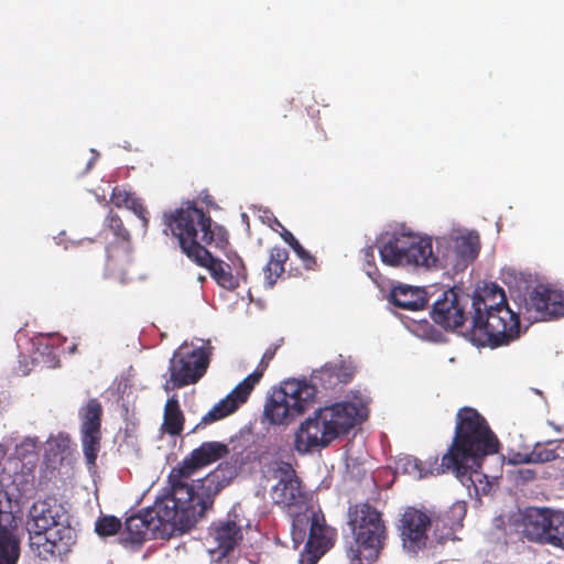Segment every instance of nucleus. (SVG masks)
Wrapping results in <instances>:
<instances>
[{"instance_id":"nucleus-22","label":"nucleus","mask_w":564,"mask_h":564,"mask_svg":"<svg viewBox=\"0 0 564 564\" xmlns=\"http://www.w3.org/2000/svg\"><path fill=\"white\" fill-rule=\"evenodd\" d=\"M327 425L333 429L335 440L347 434L357 423L358 408L351 402H339L322 408Z\"/></svg>"},{"instance_id":"nucleus-39","label":"nucleus","mask_w":564,"mask_h":564,"mask_svg":"<svg viewBox=\"0 0 564 564\" xmlns=\"http://www.w3.org/2000/svg\"><path fill=\"white\" fill-rule=\"evenodd\" d=\"M326 553V550L316 547L315 545L308 546V543H305L303 551L300 554L299 563L300 564H316L318 560Z\"/></svg>"},{"instance_id":"nucleus-25","label":"nucleus","mask_w":564,"mask_h":564,"mask_svg":"<svg viewBox=\"0 0 564 564\" xmlns=\"http://www.w3.org/2000/svg\"><path fill=\"white\" fill-rule=\"evenodd\" d=\"M397 468L403 474L415 478H425L427 476L441 475L451 470L443 459L438 463L437 456H431L425 460H421L414 456L405 455L397 460Z\"/></svg>"},{"instance_id":"nucleus-35","label":"nucleus","mask_w":564,"mask_h":564,"mask_svg":"<svg viewBox=\"0 0 564 564\" xmlns=\"http://www.w3.org/2000/svg\"><path fill=\"white\" fill-rule=\"evenodd\" d=\"M83 452L88 467H95L100 449L101 433L80 432Z\"/></svg>"},{"instance_id":"nucleus-20","label":"nucleus","mask_w":564,"mask_h":564,"mask_svg":"<svg viewBox=\"0 0 564 564\" xmlns=\"http://www.w3.org/2000/svg\"><path fill=\"white\" fill-rule=\"evenodd\" d=\"M356 369L350 361L343 359L327 362L321 369L314 370L311 375L312 384L328 390L340 383H348L355 376Z\"/></svg>"},{"instance_id":"nucleus-41","label":"nucleus","mask_w":564,"mask_h":564,"mask_svg":"<svg viewBox=\"0 0 564 564\" xmlns=\"http://www.w3.org/2000/svg\"><path fill=\"white\" fill-rule=\"evenodd\" d=\"M306 270H314L317 265L316 258L311 254L301 243L293 249Z\"/></svg>"},{"instance_id":"nucleus-6","label":"nucleus","mask_w":564,"mask_h":564,"mask_svg":"<svg viewBox=\"0 0 564 564\" xmlns=\"http://www.w3.org/2000/svg\"><path fill=\"white\" fill-rule=\"evenodd\" d=\"M316 394L311 380L288 379L268 398L264 415L272 424H289L313 405Z\"/></svg>"},{"instance_id":"nucleus-7","label":"nucleus","mask_w":564,"mask_h":564,"mask_svg":"<svg viewBox=\"0 0 564 564\" xmlns=\"http://www.w3.org/2000/svg\"><path fill=\"white\" fill-rule=\"evenodd\" d=\"M273 476L278 482L271 488L270 496L274 505L282 507L292 518L293 539H304L307 520L302 516L306 511L307 496L303 491L301 480L291 464L281 462Z\"/></svg>"},{"instance_id":"nucleus-5","label":"nucleus","mask_w":564,"mask_h":564,"mask_svg":"<svg viewBox=\"0 0 564 564\" xmlns=\"http://www.w3.org/2000/svg\"><path fill=\"white\" fill-rule=\"evenodd\" d=\"M347 524L354 542L347 547L350 564H372L387 545L388 527L383 513L369 501L349 505Z\"/></svg>"},{"instance_id":"nucleus-42","label":"nucleus","mask_w":564,"mask_h":564,"mask_svg":"<svg viewBox=\"0 0 564 564\" xmlns=\"http://www.w3.org/2000/svg\"><path fill=\"white\" fill-rule=\"evenodd\" d=\"M280 235L284 242L288 243L292 249L300 245L299 240L293 236V234L285 228H283Z\"/></svg>"},{"instance_id":"nucleus-38","label":"nucleus","mask_w":564,"mask_h":564,"mask_svg":"<svg viewBox=\"0 0 564 564\" xmlns=\"http://www.w3.org/2000/svg\"><path fill=\"white\" fill-rule=\"evenodd\" d=\"M134 193H131L122 187L116 186L112 189L110 202L118 208H128L131 200L134 198Z\"/></svg>"},{"instance_id":"nucleus-40","label":"nucleus","mask_w":564,"mask_h":564,"mask_svg":"<svg viewBox=\"0 0 564 564\" xmlns=\"http://www.w3.org/2000/svg\"><path fill=\"white\" fill-rule=\"evenodd\" d=\"M127 209H130L138 218H140L143 229L147 230L149 226V212L143 205V202L139 197L134 196Z\"/></svg>"},{"instance_id":"nucleus-30","label":"nucleus","mask_w":564,"mask_h":564,"mask_svg":"<svg viewBox=\"0 0 564 564\" xmlns=\"http://www.w3.org/2000/svg\"><path fill=\"white\" fill-rule=\"evenodd\" d=\"M184 414L181 410L176 395L167 399L164 406L163 429L172 435H180L184 427Z\"/></svg>"},{"instance_id":"nucleus-2","label":"nucleus","mask_w":564,"mask_h":564,"mask_svg":"<svg viewBox=\"0 0 564 564\" xmlns=\"http://www.w3.org/2000/svg\"><path fill=\"white\" fill-rule=\"evenodd\" d=\"M189 480L182 479L176 485L173 479H169L170 492L165 495L166 503L162 508L159 507L167 520L177 519L182 532L192 529L205 516L213 507L215 497L229 484L224 470L219 468L195 484H189Z\"/></svg>"},{"instance_id":"nucleus-14","label":"nucleus","mask_w":564,"mask_h":564,"mask_svg":"<svg viewBox=\"0 0 564 564\" xmlns=\"http://www.w3.org/2000/svg\"><path fill=\"white\" fill-rule=\"evenodd\" d=\"M322 409L314 412L312 417L302 422L295 432L294 448L300 454H307L314 448H325L334 440L333 429L327 425Z\"/></svg>"},{"instance_id":"nucleus-1","label":"nucleus","mask_w":564,"mask_h":564,"mask_svg":"<svg viewBox=\"0 0 564 564\" xmlns=\"http://www.w3.org/2000/svg\"><path fill=\"white\" fill-rule=\"evenodd\" d=\"M499 449L500 442L487 420L476 409L463 406L456 414L454 436L443 462L469 487L480 476L482 459Z\"/></svg>"},{"instance_id":"nucleus-33","label":"nucleus","mask_w":564,"mask_h":564,"mask_svg":"<svg viewBox=\"0 0 564 564\" xmlns=\"http://www.w3.org/2000/svg\"><path fill=\"white\" fill-rule=\"evenodd\" d=\"M454 250L462 262H471L478 256L479 237L473 234L457 237L455 239Z\"/></svg>"},{"instance_id":"nucleus-23","label":"nucleus","mask_w":564,"mask_h":564,"mask_svg":"<svg viewBox=\"0 0 564 564\" xmlns=\"http://www.w3.org/2000/svg\"><path fill=\"white\" fill-rule=\"evenodd\" d=\"M252 390L247 382H239L232 391L227 394L223 400L216 403L202 419V423L210 424L218 420H221L234 412H236L240 405L247 402Z\"/></svg>"},{"instance_id":"nucleus-3","label":"nucleus","mask_w":564,"mask_h":564,"mask_svg":"<svg viewBox=\"0 0 564 564\" xmlns=\"http://www.w3.org/2000/svg\"><path fill=\"white\" fill-rule=\"evenodd\" d=\"M490 296V303L480 295L473 299L468 336L477 346L496 348L519 338L521 327L519 315L507 304L505 291L494 285Z\"/></svg>"},{"instance_id":"nucleus-32","label":"nucleus","mask_w":564,"mask_h":564,"mask_svg":"<svg viewBox=\"0 0 564 564\" xmlns=\"http://www.w3.org/2000/svg\"><path fill=\"white\" fill-rule=\"evenodd\" d=\"M554 443V441L544 444L536 443L530 453L518 454L513 462L521 464H543L555 460L558 455L557 446L552 447Z\"/></svg>"},{"instance_id":"nucleus-27","label":"nucleus","mask_w":564,"mask_h":564,"mask_svg":"<svg viewBox=\"0 0 564 564\" xmlns=\"http://www.w3.org/2000/svg\"><path fill=\"white\" fill-rule=\"evenodd\" d=\"M390 302L402 310L419 311L427 305V293L425 289L399 284L390 292Z\"/></svg>"},{"instance_id":"nucleus-10","label":"nucleus","mask_w":564,"mask_h":564,"mask_svg":"<svg viewBox=\"0 0 564 564\" xmlns=\"http://www.w3.org/2000/svg\"><path fill=\"white\" fill-rule=\"evenodd\" d=\"M522 535L530 542L564 551V511L528 508L522 516Z\"/></svg>"},{"instance_id":"nucleus-31","label":"nucleus","mask_w":564,"mask_h":564,"mask_svg":"<svg viewBox=\"0 0 564 564\" xmlns=\"http://www.w3.org/2000/svg\"><path fill=\"white\" fill-rule=\"evenodd\" d=\"M80 432L101 433L102 405L93 398L79 411Z\"/></svg>"},{"instance_id":"nucleus-47","label":"nucleus","mask_w":564,"mask_h":564,"mask_svg":"<svg viewBox=\"0 0 564 564\" xmlns=\"http://www.w3.org/2000/svg\"><path fill=\"white\" fill-rule=\"evenodd\" d=\"M91 164H93V161H89L87 164L86 171H88L90 169Z\"/></svg>"},{"instance_id":"nucleus-45","label":"nucleus","mask_w":564,"mask_h":564,"mask_svg":"<svg viewBox=\"0 0 564 564\" xmlns=\"http://www.w3.org/2000/svg\"><path fill=\"white\" fill-rule=\"evenodd\" d=\"M106 251H107L108 258H111V257H112V250H111V247H107V248H106Z\"/></svg>"},{"instance_id":"nucleus-46","label":"nucleus","mask_w":564,"mask_h":564,"mask_svg":"<svg viewBox=\"0 0 564 564\" xmlns=\"http://www.w3.org/2000/svg\"><path fill=\"white\" fill-rule=\"evenodd\" d=\"M6 454L3 446L0 444V458Z\"/></svg>"},{"instance_id":"nucleus-15","label":"nucleus","mask_w":564,"mask_h":564,"mask_svg":"<svg viewBox=\"0 0 564 564\" xmlns=\"http://www.w3.org/2000/svg\"><path fill=\"white\" fill-rule=\"evenodd\" d=\"M229 454V448L221 442H204L202 445L191 452L181 464L173 467L169 479H173L176 485L182 479H191L192 476L202 467L217 462Z\"/></svg>"},{"instance_id":"nucleus-12","label":"nucleus","mask_w":564,"mask_h":564,"mask_svg":"<svg viewBox=\"0 0 564 564\" xmlns=\"http://www.w3.org/2000/svg\"><path fill=\"white\" fill-rule=\"evenodd\" d=\"M430 514L415 507H406L398 522V531L402 546L408 552L416 554L427 543V531L432 528Z\"/></svg>"},{"instance_id":"nucleus-4","label":"nucleus","mask_w":564,"mask_h":564,"mask_svg":"<svg viewBox=\"0 0 564 564\" xmlns=\"http://www.w3.org/2000/svg\"><path fill=\"white\" fill-rule=\"evenodd\" d=\"M165 224L172 236L178 241L180 248L188 259L203 252L206 246L225 249L228 245V232L213 223L208 213L187 202L180 208L164 214Z\"/></svg>"},{"instance_id":"nucleus-9","label":"nucleus","mask_w":564,"mask_h":564,"mask_svg":"<svg viewBox=\"0 0 564 564\" xmlns=\"http://www.w3.org/2000/svg\"><path fill=\"white\" fill-rule=\"evenodd\" d=\"M166 503V497L158 499L154 506L143 513L133 514L126 520L124 530L121 533V540L126 544L141 545L149 538H165L171 536L175 531H181V524L177 519L167 520L159 509Z\"/></svg>"},{"instance_id":"nucleus-26","label":"nucleus","mask_w":564,"mask_h":564,"mask_svg":"<svg viewBox=\"0 0 564 564\" xmlns=\"http://www.w3.org/2000/svg\"><path fill=\"white\" fill-rule=\"evenodd\" d=\"M465 513V507L459 503L453 505L444 512H432L430 517L433 520L432 528H434L436 539L442 542L462 528Z\"/></svg>"},{"instance_id":"nucleus-24","label":"nucleus","mask_w":564,"mask_h":564,"mask_svg":"<svg viewBox=\"0 0 564 564\" xmlns=\"http://www.w3.org/2000/svg\"><path fill=\"white\" fill-rule=\"evenodd\" d=\"M199 267L208 269L217 284L226 290H235L239 286V273L232 274L231 267L220 259L213 257L206 249V254L199 253L191 259Z\"/></svg>"},{"instance_id":"nucleus-17","label":"nucleus","mask_w":564,"mask_h":564,"mask_svg":"<svg viewBox=\"0 0 564 564\" xmlns=\"http://www.w3.org/2000/svg\"><path fill=\"white\" fill-rule=\"evenodd\" d=\"M525 311L534 321H546L564 316V295L549 286H536L525 300Z\"/></svg>"},{"instance_id":"nucleus-36","label":"nucleus","mask_w":564,"mask_h":564,"mask_svg":"<svg viewBox=\"0 0 564 564\" xmlns=\"http://www.w3.org/2000/svg\"><path fill=\"white\" fill-rule=\"evenodd\" d=\"M279 347V344H273L269 346L264 351L256 370L242 380V382H247V384L250 386L251 390L254 389L256 384L259 383V381L263 377L264 371L269 367L270 361L274 358Z\"/></svg>"},{"instance_id":"nucleus-43","label":"nucleus","mask_w":564,"mask_h":564,"mask_svg":"<svg viewBox=\"0 0 564 564\" xmlns=\"http://www.w3.org/2000/svg\"><path fill=\"white\" fill-rule=\"evenodd\" d=\"M364 253H365V258L368 263L373 260V258H375L373 247L370 246V247L365 248Z\"/></svg>"},{"instance_id":"nucleus-13","label":"nucleus","mask_w":564,"mask_h":564,"mask_svg":"<svg viewBox=\"0 0 564 564\" xmlns=\"http://www.w3.org/2000/svg\"><path fill=\"white\" fill-rule=\"evenodd\" d=\"M468 302L467 295L455 289H448L433 303L431 318L443 329L455 330L467 319Z\"/></svg>"},{"instance_id":"nucleus-16","label":"nucleus","mask_w":564,"mask_h":564,"mask_svg":"<svg viewBox=\"0 0 564 564\" xmlns=\"http://www.w3.org/2000/svg\"><path fill=\"white\" fill-rule=\"evenodd\" d=\"M75 544V532L70 527L36 531L31 535V547L43 561L62 558Z\"/></svg>"},{"instance_id":"nucleus-19","label":"nucleus","mask_w":564,"mask_h":564,"mask_svg":"<svg viewBox=\"0 0 564 564\" xmlns=\"http://www.w3.org/2000/svg\"><path fill=\"white\" fill-rule=\"evenodd\" d=\"M242 540L241 525L236 520L226 519L213 522L208 529L209 552L218 558L228 555Z\"/></svg>"},{"instance_id":"nucleus-8","label":"nucleus","mask_w":564,"mask_h":564,"mask_svg":"<svg viewBox=\"0 0 564 564\" xmlns=\"http://www.w3.org/2000/svg\"><path fill=\"white\" fill-rule=\"evenodd\" d=\"M381 261L391 267L437 268L432 239L412 234L392 235L379 248Z\"/></svg>"},{"instance_id":"nucleus-34","label":"nucleus","mask_w":564,"mask_h":564,"mask_svg":"<svg viewBox=\"0 0 564 564\" xmlns=\"http://www.w3.org/2000/svg\"><path fill=\"white\" fill-rule=\"evenodd\" d=\"M105 226L113 234L116 241L120 243L124 250L130 249L131 234L124 227L120 216L112 210L106 217Z\"/></svg>"},{"instance_id":"nucleus-21","label":"nucleus","mask_w":564,"mask_h":564,"mask_svg":"<svg viewBox=\"0 0 564 564\" xmlns=\"http://www.w3.org/2000/svg\"><path fill=\"white\" fill-rule=\"evenodd\" d=\"M30 514L39 531H48L62 523L66 510L55 496H46L32 505Z\"/></svg>"},{"instance_id":"nucleus-37","label":"nucleus","mask_w":564,"mask_h":564,"mask_svg":"<svg viewBox=\"0 0 564 564\" xmlns=\"http://www.w3.org/2000/svg\"><path fill=\"white\" fill-rule=\"evenodd\" d=\"M121 527V521L118 518L115 516H105L96 521L95 531L100 536H110L118 533Z\"/></svg>"},{"instance_id":"nucleus-11","label":"nucleus","mask_w":564,"mask_h":564,"mask_svg":"<svg viewBox=\"0 0 564 564\" xmlns=\"http://www.w3.org/2000/svg\"><path fill=\"white\" fill-rule=\"evenodd\" d=\"M212 354L213 346L209 341L191 351L186 350V346H181L170 359V380L165 383L164 389L169 391L198 382L207 371Z\"/></svg>"},{"instance_id":"nucleus-44","label":"nucleus","mask_w":564,"mask_h":564,"mask_svg":"<svg viewBox=\"0 0 564 564\" xmlns=\"http://www.w3.org/2000/svg\"><path fill=\"white\" fill-rule=\"evenodd\" d=\"M520 474L524 480H532L535 477V473L530 469L521 470Z\"/></svg>"},{"instance_id":"nucleus-29","label":"nucleus","mask_w":564,"mask_h":564,"mask_svg":"<svg viewBox=\"0 0 564 564\" xmlns=\"http://www.w3.org/2000/svg\"><path fill=\"white\" fill-rule=\"evenodd\" d=\"M289 259L285 248L275 246L271 248L269 261L263 268V279L267 289H272L285 272L284 264Z\"/></svg>"},{"instance_id":"nucleus-28","label":"nucleus","mask_w":564,"mask_h":564,"mask_svg":"<svg viewBox=\"0 0 564 564\" xmlns=\"http://www.w3.org/2000/svg\"><path fill=\"white\" fill-rule=\"evenodd\" d=\"M302 516L307 520V527L310 528L306 541L308 546L315 545L327 551L332 546V538L329 535L330 530L325 523L324 514L315 512L307 507L306 511H302Z\"/></svg>"},{"instance_id":"nucleus-18","label":"nucleus","mask_w":564,"mask_h":564,"mask_svg":"<svg viewBox=\"0 0 564 564\" xmlns=\"http://www.w3.org/2000/svg\"><path fill=\"white\" fill-rule=\"evenodd\" d=\"M11 511L0 510V564H18L21 555L23 529Z\"/></svg>"}]
</instances>
